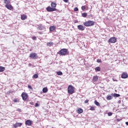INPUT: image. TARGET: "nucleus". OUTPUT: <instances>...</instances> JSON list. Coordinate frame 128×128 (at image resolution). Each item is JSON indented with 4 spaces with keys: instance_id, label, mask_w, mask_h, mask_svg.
<instances>
[{
    "instance_id": "2eb2a0df",
    "label": "nucleus",
    "mask_w": 128,
    "mask_h": 128,
    "mask_svg": "<svg viewBox=\"0 0 128 128\" xmlns=\"http://www.w3.org/2000/svg\"><path fill=\"white\" fill-rule=\"evenodd\" d=\"M44 28V26L43 25H40L38 28L40 30H42Z\"/></svg>"
},
{
    "instance_id": "dca6fc26",
    "label": "nucleus",
    "mask_w": 128,
    "mask_h": 128,
    "mask_svg": "<svg viewBox=\"0 0 128 128\" xmlns=\"http://www.w3.org/2000/svg\"><path fill=\"white\" fill-rule=\"evenodd\" d=\"M112 96H114V98H119V96H120V94H111Z\"/></svg>"
},
{
    "instance_id": "c756f323",
    "label": "nucleus",
    "mask_w": 128,
    "mask_h": 128,
    "mask_svg": "<svg viewBox=\"0 0 128 128\" xmlns=\"http://www.w3.org/2000/svg\"><path fill=\"white\" fill-rule=\"evenodd\" d=\"M108 116H112V112H108Z\"/></svg>"
},
{
    "instance_id": "37998d69",
    "label": "nucleus",
    "mask_w": 128,
    "mask_h": 128,
    "mask_svg": "<svg viewBox=\"0 0 128 128\" xmlns=\"http://www.w3.org/2000/svg\"><path fill=\"white\" fill-rule=\"evenodd\" d=\"M126 126H128V122H126Z\"/></svg>"
},
{
    "instance_id": "bb28decb",
    "label": "nucleus",
    "mask_w": 128,
    "mask_h": 128,
    "mask_svg": "<svg viewBox=\"0 0 128 128\" xmlns=\"http://www.w3.org/2000/svg\"><path fill=\"white\" fill-rule=\"evenodd\" d=\"M32 78H38V74H34Z\"/></svg>"
},
{
    "instance_id": "20e7f679",
    "label": "nucleus",
    "mask_w": 128,
    "mask_h": 128,
    "mask_svg": "<svg viewBox=\"0 0 128 128\" xmlns=\"http://www.w3.org/2000/svg\"><path fill=\"white\" fill-rule=\"evenodd\" d=\"M21 96L22 97L23 100L26 101V100L28 98V94L26 92H22V94Z\"/></svg>"
},
{
    "instance_id": "6ab92c4d",
    "label": "nucleus",
    "mask_w": 128,
    "mask_h": 128,
    "mask_svg": "<svg viewBox=\"0 0 128 128\" xmlns=\"http://www.w3.org/2000/svg\"><path fill=\"white\" fill-rule=\"evenodd\" d=\"M26 18V16L25 14H22L21 16V20H24Z\"/></svg>"
},
{
    "instance_id": "b1692460",
    "label": "nucleus",
    "mask_w": 128,
    "mask_h": 128,
    "mask_svg": "<svg viewBox=\"0 0 128 128\" xmlns=\"http://www.w3.org/2000/svg\"><path fill=\"white\" fill-rule=\"evenodd\" d=\"M96 72H100V67L97 66L94 68Z\"/></svg>"
},
{
    "instance_id": "e433bc0d",
    "label": "nucleus",
    "mask_w": 128,
    "mask_h": 128,
    "mask_svg": "<svg viewBox=\"0 0 128 128\" xmlns=\"http://www.w3.org/2000/svg\"><path fill=\"white\" fill-rule=\"evenodd\" d=\"M28 88H30V90H32V86H30V85H28Z\"/></svg>"
},
{
    "instance_id": "4c0bfd02",
    "label": "nucleus",
    "mask_w": 128,
    "mask_h": 128,
    "mask_svg": "<svg viewBox=\"0 0 128 128\" xmlns=\"http://www.w3.org/2000/svg\"><path fill=\"white\" fill-rule=\"evenodd\" d=\"M32 38V40H36V36H33V37Z\"/></svg>"
},
{
    "instance_id": "58836bf2",
    "label": "nucleus",
    "mask_w": 128,
    "mask_h": 128,
    "mask_svg": "<svg viewBox=\"0 0 128 128\" xmlns=\"http://www.w3.org/2000/svg\"><path fill=\"white\" fill-rule=\"evenodd\" d=\"M62 0L63 2H66V3L68 2V0Z\"/></svg>"
},
{
    "instance_id": "5701e85b",
    "label": "nucleus",
    "mask_w": 128,
    "mask_h": 128,
    "mask_svg": "<svg viewBox=\"0 0 128 128\" xmlns=\"http://www.w3.org/2000/svg\"><path fill=\"white\" fill-rule=\"evenodd\" d=\"M48 46H54V42H48L47 43Z\"/></svg>"
},
{
    "instance_id": "a211bd4d",
    "label": "nucleus",
    "mask_w": 128,
    "mask_h": 128,
    "mask_svg": "<svg viewBox=\"0 0 128 128\" xmlns=\"http://www.w3.org/2000/svg\"><path fill=\"white\" fill-rule=\"evenodd\" d=\"M4 4H5L6 6H8L10 4V0H4Z\"/></svg>"
},
{
    "instance_id": "7c9ffc66",
    "label": "nucleus",
    "mask_w": 128,
    "mask_h": 128,
    "mask_svg": "<svg viewBox=\"0 0 128 128\" xmlns=\"http://www.w3.org/2000/svg\"><path fill=\"white\" fill-rule=\"evenodd\" d=\"M14 102H19L20 100H18V99H14L13 100Z\"/></svg>"
},
{
    "instance_id": "c85d7f7f",
    "label": "nucleus",
    "mask_w": 128,
    "mask_h": 128,
    "mask_svg": "<svg viewBox=\"0 0 128 128\" xmlns=\"http://www.w3.org/2000/svg\"><path fill=\"white\" fill-rule=\"evenodd\" d=\"M57 74L58 76H62V72L60 71H58L57 72Z\"/></svg>"
},
{
    "instance_id": "473e14b6",
    "label": "nucleus",
    "mask_w": 128,
    "mask_h": 128,
    "mask_svg": "<svg viewBox=\"0 0 128 128\" xmlns=\"http://www.w3.org/2000/svg\"><path fill=\"white\" fill-rule=\"evenodd\" d=\"M74 12H78V8L77 7L75 8H74Z\"/></svg>"
},
{
    "instance_id": "f8f14e48",
    "label": "nucleus",
    "mask_w": 128,
    "mask_h": 128,
    "mask_svg": "<svg viewBox=\"0 0 128 128\" xmlns=\"http://www.w3.org/2000/svg\"><path fill=\"white\" fill-rule=\"evenodd\" d=\"M122 78H128V74L126 72H123L121 75Z\"/></svg>"
},
{
    "instance_id": "393cba45",
    "label": "nucleus",
    "mask_w": 128,
    "mask_h": 128,
    "mask_svg": "<svg viewBox=\"0 0 128 128\" xmlns=\"http://www.w3.org/2000/svg\"><path fill=\"white\" fill-rule=\"evenodd\" d=\"M42 92L44 94L48 92V88H44L42 89Z\"/></svg>"
},
{
    "instance_id": "f704fd0d",
    "label": "nucleus",
    "mask_w": 128,
    "mask_h": 128,
    "mask_svg": "<svg viewBox=\"0 0 128 128\" xmlns=\"http://www.w3.org/2000/svg\"><path fill=\"white\" fill-rule=\"evenodd\" d=\"M90 110H94V107L91 106Z\"/></svg>"
},
{
    "instance_id": "79ce46f5",
    "label": "nucleus",
    "mask_w": 128,
    "mask_h": 128,
    "mask_svg": "<svg viewBox=\"0 0 128 128\" xmlns=\"http://www.w3.org/2000/svg\"><path fill=\"white\" fill-rule=\"evenodd\" d=\"M88 100H86L84 101V104H88Z\"/></svg>"
},
{
    "instance_id": "f03ea898",
    "label": "nucleus",
    "mask_w": 128,
    "mask_h": 128,
    "mask_svg": "<svg viewBox=\"0 0 128 128\" xmlns=\"http://www.w3.org/2000/svg\"><path fill=\"white\" fill-rule=\"evenodd\" d=\"M68 92L69 94H74V88L72 86L70 85L68 88Z\"/></svg>"
},
{
    "instance_id": "aec40b11",
    "label": "nucleus",
    "mask_w": 128,
    "mask_h": 128,
    "mask_svg": "<svg viewBox=\"0 0 128 128\" xmlns=\"http://www.w3.org/2000/svg\"><path fill=\"white\" fill-rule=\"evenodd\" d=\"M5 70H6V68L0 66V72H4V71Z\"/></svg>"
},
{
    "instance_id": "c03bdc74",
    "label": "nucleus",
    "mask_w": 128,
    "mask_h": 128,
    "mask_svg": "<svg viewBox=\"0 0 128 128\" xmlns=\"http://www.w3.org/2000/svg\"><path fill=\"white\" fill-rule=\"evenodd\" d=\"M40 34H42V32H40Z\"/></svg>"
},
{
    "instance_id": "9d476101",
    "label": "nucleus",
    "mask_w": 128,
    "mask_h": 128,
    "mask_svg": "<svg viewBox=\"0 0 128 128\" xmlns=\"http://www.w3.org/2000/svg\"><path fill=\"white\" fill-rule=\"evenodd\" d=\"M5 7L10 10H14V7L10 4H8V5H5Z\"/></svg>"
},
{
    "instance_id": "1a4fd4ad",
    "label": "nucleus",
    "mask_w": 128,
    "mask_h": 128,
    "mask_svg": "<svg viewBox=\"0 0 128 128\" xmlns=\"http://www.w3.org/2000/svg\"><path fill=\"white\" fill-rule=\"evenodd\" d=\"M22 126V124L20 122H16V124H13L14 128H18L19 126Z\"/></svg>"
},
{
    "instance_id": "4be33fe9",
    "label": "nucleus",
    "mask_w": 128,
    "mask_h": 128,
    "mask_svg": "<svg viewBox=\"0 0 128 128\" xmlns=\"http://www.w3.org/2000/svg\"><path fill=\"white\" fill-rule=\"evenodd\" d=\"M52 8H56V4L54 3V2H52L51 3Z\"/></svg>"
},
{
    "instance_id": "2f4dec72",
    "label": "nucleus",
    "mask_w": 128,
    "mask_h": 128,
    "mask_svg": "<svg viewBox=\"0 0 128 128\" xmlns=\"http://www.w3.org/2000/svg\"><path fill=\"white\" fill-rule=\"evenodd\" d=\"M96 62L98 64H100V62H102V60L100 59H98Z\"/></svg>"
},
{
    "instance_id": "7ed1b4c3",
    "label": "nucleus",
    "mask_w": 128,
    "mask_h": 128,
    "mask_svg": "<svg viewBox=\"0 0 128 128\" xmlns=\"http://www.w3.org/2000/svg\"><path fill=\"white\" fill-rule=\"evenodd\" d=\"M84 26H94V22L92 20H88L84 23Z\"/></svg>"
},
{
    "instance_id": "0eeeda50",
    "label": "nucleus",
    "mask_w": 128,
    "mask_h": 128,
    "mask_svg": "<svg viewBox=\"0 0 128 128\" xmlns=\"http://www.w3.org/2000/svg\"><path fill=\"white\" fill-rule=\"evenodd\" d=\"M116 42V38L115 37H112L110 38L108 40V42H110L111 44H114V42Z\"/></svg>"
},
{
    "instance_id": "9b49d317",
    "label": "nucleus",
    "mask_w": 128,
    "mask_h": 128,
    "mask_svg": "<svg viewBox=\"0 0 128 128\" xmlns=\"http://www.w3.org/2000/svg\"><path fill=\"white\" fill-rule=\"evenodd\" d=\"M32 121L30 120H26L25 122V124H26V126H32Z\"/></svg>"
},
{
    "instance_id": "6e6552de",
    "label": "nucleus",
    "mask_w": 128,
    "mask_h": 128,
    "mask_svg": "<svg viewBox=\"0 0 128 128\" xmlns=\"http://www.w3.org/2000/svg\"><path fill=\"white\" fill-rule=\"evenodd\" d=\"M78 28L79 30H84L86 27L82 24L80 25H78Z\"/></svg>"
},
{
    "instance_id": "4468645a",
    "label": "nucleus",
    "mask_w": 128,
    "mask_h": 128,
    "mask_svg": "<svg viewBox=\"0 0 128 128\" xmlns=\"http://www.w3.org/2000/svg\"><path fill=\"white\" fill-rule=\"evenodd\" d=\"M76 112L78 114H82L84 112V110L82 108H79Z\"/></svg>"
},
{
    "instance_id": "c9c22d12",
    "label": "nucleus",
    "mask_w": 128,
    "mask_h": 128,
    "mask_svg": "<svg viewBox=\"0 0 128 128\" xmlns=\"http://www.w3.org/2000/svg\"><path fill=\"white\" fill-rule=\"evenodd\" d=\"M36 108H38V106H40V104H38V103H36L35 104Z\"/></svg>"
},
{
    "instance_id": "a878e982",
    "label": "nucleus",
    "mask_w": 128,
    "mask_h": 128,
    "mask_svg": "<svg viewBox=\"0 0 128 128\" xmlns=\"http://www.w3.org/2000/svg\"><path fill=\"white\" fill-rule=\"evenodd\" d=\"M82 16L83 18H86V16H88V14H86V12H83L82 14Z\"/></svg>"
},
{
    "instance_id": "ddd939ff",
    "label": "nucleus",
    "mask_w": 128,
    "mask_h": 128,
    "mask_svg": "<svg viewBox=\"0 0 128 128\" xmlns=\"http://www.w3.org/2000/svg\"><path fill=\"white\" fill-rule=\"evenodd\" d=\"M49 28H50V32H54V30H56V26H50Z\"/></svg>"
},
{
    "instance_id": "423d86ee",
    "label": "nucleus",
    "mask_w": 128,
    "mask_h": 128,
    "mask_svg": "<svg viewBox=\"0 0 128 128\" xmlns=\"http://www.w3.org/2000/svg\"><path fill=\"white\" fill-rule=\"evenodd\" d=\"M30 58L33 60H36L38 58V54L36 53H31L30 55Z\"/></svg>"
},
{
    "instance_id": "f257e3e1",
    "label": "nucleus",
    "mask_w": 128,
    "mask_h": 128,
    "mask_svg": "<svg viewBox=\"0 0 128 128\" xmlns=\"http://www.w3.org/2000/svg\"><path fill=\"white\" fill-rule=\"evenodd\" d=\"M68 52V49L66 48H62L58 52V54L60 56H66V54Z\"/></svg>"
},
{
    "instance_id": "a19ab883",
    "label": "nucleus",
    "mask_w": 128,
    "mask_h": 128,
    "mask_svg": "<svg viewBox=\"0 0 128 128\" xmlns=\"http://www.w3.org/2000/svg\"><path fill=\"white\" fill-rule=\"evenodd\" d=\"M112 80H113L114 82H118L117 80L116 79V78H112Z\"/></svg>"
},
{
    "instance_id": "ea45409f",
    "label": "nucleus",
    "mask_w": 128,
    "mask_h": 128,
    "mask_svg": "<svg viewBox=\"0 0 128 128\" xmlns=\"http://www.w3.org/2000/svg\"><path fill=\"white\" fill-rule=\"evenodd\" d=\"M21 110H20V108H18L17 110H16V112H21Z\"/></svg>"
},
{
    "instance_id": "39448f33",
    "label": "nucleus",
    "mask_w": 128,
    "mask_h": 128,
    "mask_svg": "<svg viewBox=\"0 0 128 128\" xmlns=\"http://www.w3.org/2000/svg\"><path fill=\"white\" fill-rule=\"evenodd\" d=\"M47 12H56V8H52L50 6H48L46 8Z\"/></svg>"
},
{
    "instance_id": "72a5a7b5",
    "label": "nucleus",
    "mask_w": 128,
    "mask_h": 128,
    "mask_svg": "<svg viewBox=\"0 0 128 128\" xmlns=\"http://www.w3.org/2000/svg\"><path fill=\"white\" fill-rule=\"evenodd\" d=\"M81 8L82 10H86V6H82Z\"/></svg>"
},
{
    "instance_id": "412c9836",
    "label": "nucleus",
    "mask_w": 128,
    "mask_h": 128,
    "mask_svg": "<svg viewBox=\"0 0 128 128\" xmlns=\"http://www.w3.org/2000/svg\"><path fill=\"white\" fill-rule=\"evenodd\" d=\"M98 77L97 76H94L93 77L94 82H98Z\"/></svg>"
},
{
    "instance_id": "cd10ccee",
    "label": "nucleus",
    "mask_w": 128,
    "mask_h": 128,
    "mask_svg": "<svg viewBox=\"0 0 128 128\" xmlns=\"http://www.w3.org/2000/svg\"><path fill=\"white\" fill-rule=\"evenodd\" d=\"M94 104L97 106H100V102H98V101L96 100H94Z\"/></svg>"
},
{
    "instance_id": "f3484780",
    "label": "nucleus",
    "mask_w": 128,
    "mask_h": 128,
    "mask_svg": "<svg viewBox=\"0 0 128 128\" xmlns=\"http://www.w3.org/2000/svg\"><path fill=\"white\" fill-rule=\"evenodd\" d=\"M107 100H112V96L110 95H108L106 97Z\"/></svg>"
}]
</instances>
